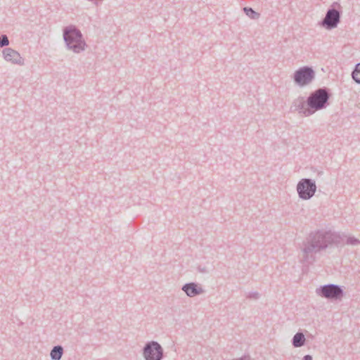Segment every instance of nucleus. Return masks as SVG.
Wrapping results in <instances>:
<instances>
[{"instance_id":"nucleus-1","label":"nucleus","mask_w":360,"mask_h":360,"mask_svg":"<svg viewBox=\"0 0 360 360\" xmlns=\"http://www.w3.org/2000/svg\"><path fill=\"white\" fill-rule=\"evenodd\" d=\"M340 241V236L335 232L323 229L311 231L303 242V262L307 264L314 263L316 260V254L326 250L333 244L339 243Z\"/></svg>"},{"instance_id":"nucleus-2","label":"nucleus","mask_w":360,"mask_h":360,"mask_svg":"<svg viewBox=\"0 0 360 360\" xmlns=\"http://www.w3.org/2000/svg\"><path fill=\"white\" fill-rule=\"evenodd\" d=\"M63 37L68 50L75 53H80L85 51L87 44L81 31L76 26L71 25L64 27Z\"/></svg>"},{"instance_id":"nucleus-3","label":"nucleus","mask_w":360,"mask_h":360,"mask_svg":"<svg viewBox=\"0 0 360 360\" xmlns=\"http://www.w3.org/2000/svg\"><path fill=\"white\" fill-rule=\"evenodd\" d=\"M330 96L328 89L325 87L311 92L307 99V110H305L304 116H310L316 111L326 108L329 104Z\"/></svg>"},{"instance_id":"nucleus-4","label":"nucleus","mask_w":360,"mask_h":360,"mask_svg":"<svg viewBox=\"0 0 360 360\" xmlns=\"http://www.w3.org/2000/svg\"><path fill=\"white\" fill-rule=\"evenodd\" d=\"M315 77L316 72L312 67L306 65L295 71L292 79L297 86L304 87L311 84Z\"/></svg>"},{"instance_id":"nucleus-5","label":"nucleus","mask_w":360,"mask_h":360,"mask_svg":"<svg viewBox=\"0 0 360 360\" xmlns=\"http://www.w3.org/2000/svg\"><path fill=\"white\" fill-rule=\"evenodd\" d=\"M316 191L314 180L309 178L302 179L297 184V192L300 198L307 200L311 199Z\"/></svg>"},{"instance_id":"nucleus-6","label":"nucleus","mask_w":360,"mask_h":360,"mask_svg":"<svg viewBox=\"0 0 360 360\" xmlns=\"http://www.w3.org/2000/svg\"><path fill=\"white\" fill-rule=\"evenodd\" d=\"M316 292L320 297L331 300H340L344 295L342 287L335 284L323 285L316 288Z\"/></svg>"},{"instance_id":"nucleus-7","label":"nucleus","mask_w":360,"mask_h":360,"mask_svg":"<svg viewBox=\"0 0 360 360\" xmlns=\"http://www.w3.org/2000/svg\"><path fill=\"white\" fill-rule=\"evenodd\" d=\"M142 354L145 360H162L164 350L159 342L152 340L146 343Z\"/></svg>"},{"instance_id":"nucleus-8","label":"nucleus","mask_w":360,"mask_h":360,"mask_svg":"<svg viewBox=\"0 0 360 360\" xmlns=\"http://www.w3.org/2000/svg\"><path fill=\"white\" fill-rule=\"evenodd\" d=\"M335 6L340 5L338 3H333L327 11L325 18L320 22L322 27L328 30L335 28L340 21V12L334 8Z\"/></svg>"},{"instance_id":"nucleus-9","label":"nucleus","mask_w":360,"mask_h":360,"mask_svg":"<svg viewBox=\"0 0 360 360\" xmlns=\"http://www.w3.org/2000/svg\"><path fill=\"white\" fill-rule=\"evenodd\" d=\"M4 58L13 64L19 65H24V59L21 57L20 54L15 50L11 48H5L2 51Z\"/></svg>"},{"instance_id":"nucleus-10","label":"nucleus","mask_w":360,"mask_h":360,"mask_svg":"<svg viewBox=\"0 0 360 360\" xmlns=\"http://www.w3.org/2000/svg\"><path fill=\"white\" fill-rule=\"evenodd\" d=\"M181 290L190 297L199 295L205 292L200 285L193 282L184 284Z\"/></svg>"},{"instance_id":"nucleus-11","label":"nucleus","mask_w":360,"mask_h":360,"mask_svg":"<svg viewBox=\"0 0 360 360\" xmlns=\"http://www.w3.org/2000/svg\"><path fill=\"white\" fill-rule=\"evenodd\" d=\"M291 108L304 115L305 110H307V101L304 100V97L300 96L294 100Z\"/></svg>"},{"instance_id":"nucleus-12","label":"nucleus","mask_w":360,"mask_h":360,"mask_svg":"<svg viewBox=\"0 0 360 360\" xmlns=\"http://www.w3.org/2000/svg\"><path fill=\"white\" fill-rule=\"evenodd\" d=\"M306 342V338L304 335L301 332H297L293 336L292 339V345L295 347H301L304 345Z\"/></svg>"},{"instance_id":"nucleus-13","label":"nucleus","mask_w":360,"mask_h":360,"mask_svg":"<svg viewBox=\"0 0 360 360\" xmlns=\"http://www.w3.org/2000/svg\"><path fill=\"white\" fill-rule=\"evenodd\" d=\"M63 354V348L61 345L54 346L50 352L51 360H60Z\"/></svg>"},{"instance_id":"nucleus-14","label":"nucleus","mask_w":360,"mask_h":360,"mask_svg":"<svg viewBox=\"0 0 360 360\" xmlns=\"http://www.w3.org/2000/svg\"><path fill=\"white\" fill-rule=\"evenodd\" d=\"M243 11L249 18L252 20H257L260 17V14L255 11L252 8L244 7Z\"/></svg>"},{"instance_id":"nucleus-15","label":"nucleus","mask_w":360,"mask_h":360,"mask_svg":"<svg viewBox=\"0 0 360 360\" xmlns=\"http://www.w3.org/2000/svg\"><path fill=\"white\" fill-rule=\"evenodd\" d=\"M352 77L356 83L360 84V63L355 65L352 72Z\"/></svg>"},{"instance_id":"nucleus-16","label":"nucleus","mask_w":360,"mask_h":360,"mask_svg":"<svg viewBox=\"0 0 360 360\" xmlns=\"http://www.w3.org/2000/svg\"><path fill=\"white\" fill-rule=\"evenodd\" d=\"M9 45V39L6 34L0 36V47H5Z\"/></svg>"},{"instance_id":"nucleus-17","label":"nucleus","mask_w":360,"mask_h":360,"mask_svg":"<svg viewBox=\"0 0 360 360\" xmlns=\"http://www.w3.org/2000/svg\"><path fill=\"white\" fill-rule=\"evenodd\" d=\"M346 243L348 245H356L360 244V240L354 237H349L347 239Z\"/></svg>"},{"instance_id":"nucleus-18","label":"nucleus","mask_w":360,"mask_h":360,"mask_svg":"<svg viewBox=\"0 0 360 360\" xmlns=\"http://www.w3.org/2000/svg\"><path fill=\"white\" fill-rule=\"evenodd\" d=\"M247 298L257 300L259 298V294L257 292H250L248 294Z\"/></svg>"},{"instance_id":"nucleus-19","label":"nucleus","mask_w":360,"mask_h":360,"mask_svg":"<svg viewBox=\"0 0 360 360\" xmlns=\"http://www.w3.org/2000/svg\"><path fill=\"white\" fill-rule=\"evenodd\" d=\"M233 360H252L249 356H243L240 358L236 359Z\"/></svg>"},{"instance_id":"nucleus-20","label":"nucleus","mask_w":360,"mask_h":360,"mask_svg":"<svg viewBox=\"0 0 360 360\" xmlns=\"http://www.w3.org/2000/svg\"><path fill=\"white\" fill-rule=\"evenodd\" d=\"M302 360H312V356L309 354H307V355L304 356V357L302 358Z\"/></svg>"},{"instance_id":"nucleus-21","label":"nucleus","mask_w":360,"mask_h":360,"mask_svg":"<svg viewBox=\"0 0 360 360\" xmlns=\"http://www.w3.org/2000/svg\"><path fill=\"white\" fill-rule=\"evenodd\" d=\"M198 271L202 273H207V271L205 269V267L201 268L200 266L198 267Z\"/></svg>"}]
</instances>
